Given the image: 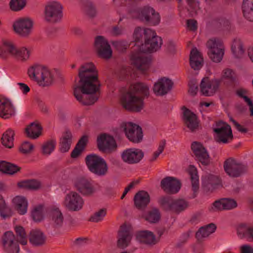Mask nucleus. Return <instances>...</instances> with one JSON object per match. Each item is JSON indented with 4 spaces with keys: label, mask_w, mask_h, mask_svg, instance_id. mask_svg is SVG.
<instances>
[{
    "label": "nucleus",
    "mask_w": 253,
    "mask_h": 253,
    "mask_svg": "<svg viewBox=\"0 0 253 253\" xmlns=\"http://www.w3.org/2000/svg\"><path fill=\"white\" fill-rule=\"evenodd\" d=\"M78 78L74 88L75 98L84 105H92L98 99L100 86L94 65L92 62L82 64L78 69Z\"/></svg>",
    "instance_id": "1"
},
{
    "label": "nucleus",
    "mask_w": 253,
    "mask_h": 253,
    "mask_svg": "<svg viewBox=\"0 0 253 253\" xmlns=\"http://www.w3.org/2000/svg\"><path fill=\"white\" fill-rule=\"evenodd\" d=\"M150 95L149 87L145 84L138 82L130 85L121 97L123 107L126 110L139 112L144 108V99Z\"/></svg>",
    "instance_id": "2"
},
{
    "label": "nucleus",
    "mask_w": 253,
    "mask_h": 253,
    "mask_svg": "<svg viewBox=\"0 0 253 253\" xmlns=\"http://www.w3.org/2000/svg\"><path fill=\"white\" fill-rule=\"evenodd\" d=\"M9 98H0V116L4 119L14 115L16 110L20 111L22 102L18 91L14 88L8 90Z\"/></svg>",
    "instance_id": "3"
},
{
    "label": "nucleus",
    "mask_w": 253,
    "mask_h": 253,
    "mask_svg": "<svg viewBox=\"0 0 253 253\" xmlns=\"http://www.w3.org/2000/svg\"><path fill=\"white\" fill-rule=\"evenodd\" d=\"M28 74L31 79L36 81L42 87L51 85L54 81L53 73L47 68L40 65L31 67L28 70Z\"/></svg>",
    "instance_id": "4"
},
{
    "label": "nucleus",
    "mask_w": 253,
    "mask_h": 253,
    "mask_svg": "<svg viewBox=\"0 0 253 253\" xmlns=\"http://www.w3.org/2000/svg\"><path fill=\"white\" fill-rule=\"evenodd\" d=\"M85 161L88 169L92 173L102 176L108 172V165L102 157L95 154H90L86 156Z\"/></svg>",
    "instance_id": "5"
},
{
    "label": "nucleus",
    "mask_w": 253,
    "mask_h": 253,
    "mask_svg": "<svg viewBox=\"0 0 253 253\" xmlns=\"http://www.w3.org/2000/svg\"><path fill=\"white\" fill-rule=\"evenodd\" d=\"M63 6L59 2H48L45 6L44 20L48 23L55 24L61 21L63 17Z\"/></svg>",
    "instance_id": "6"
},
{
    "label": "nucleus",
    "mask_w": 253,
    "mask_h": 253,
    "mask_svg": "<svg viewBox=\"0 0 253 253\" xmlns=\"http://www.w3.org/2000/svg\"><path fill=\"white\" fill-rule=\"evenodd\" d=\"M208 54L211 59L214 62H220L224 55V47L222 41L216 38L210 39L207 42Z\"/></svg>",
    "instance_id": "7"
},
{
    "label": "nucleus",
    "mask_w": 253,
    "mask_h": 253,
    "mask_svg": "<svg viewBox=\"0 0 253 253\" xmlns=\"http://www.w3.org/2000/svg\"><path fill=\"white\" fill-rule=\"evenodd\" d=\"M162 43V39L157 36L154 31H147L146 39L144 43L140 45V50L144 53L156 52L160 48Z\"/></svg>",
    "instance_id": "8"
},
{
    "label": "nucleus",
    "mask_w": 253,
    "mask_h": 253,
    "mask_svg": "<svg viewBox=\"0 0 253 253\" xmlns=\"http://www.w3.org/2000/svg\"><path fill=\"white\" fill-rule=\"evenodd\" d=\"M137 13V18L150 26L157 25L160 22L159 13L150 6H146L141 8L138 10Z\"/></svg>",
    "instance_id": "9"
},
{
    "label": "nucleus",
    "mask_w": 253,
    "mask_h": 253,
    "mask_svg": "<svg viewBox=\"0 0 253 253\" xmlns=\"http://www.w3.org/2000/svg\"><path fill=\"white\" fill-rule=\"evenodd\" d=\"M121 127L128 139L132 143H139L142 141L143 134L142 128L131 122L123 123Z\"/></svg>",
    "instance_id": "10"
},
{
    "label": "nucleus",
    "mask_w": 253,
    "mask_h": 253,
    "mask_svg": "<svg viewBox=\"0 0 253 253\" xmlns=\"http://www.w3.org/2000/svg\"><path fill=\"white\" fill-rule=\"evenodd\" d=\"M93 47L97 55L102 58L108 59L112 56V50L108 41L102 36L94 38Z\"/></svg>",
    "instance_id": "11"
},
{
    "label": "nucleus",
    "mask_w": 253,
    "mask_h": 253,
    "mask_svg": "<svg viewBox=\"0 0 253 253\" xmlns=\"http://www.w3.org/2000/svg\"><path fill=\"white\" fill-rule=\"evenodd\" d=\"M223 167L226 173L232 177H240L248 171L246 165L237 163L231 158L227 159L224 162Z\"/></svg>",
    "instance_id": "12"
},
{
    "label": "nucleus",
    "mask_w": 253,
    "mask_h": 253,
    "mask_svg": "<svg viewBox=\"0 0 253 253\" xmlns=\"http://www.w3.org/2000/svg\"><path fill=\"white\" fill-rule=\"evenodd\" d=\"M216 134V141L218 143H227L233 139L231 126L222 121L216 123V127L213 128Z\"/></svg>",
    "instance_id": "13"
},
{
    "label": "nucleus",
    "mask_w": 253,
    "mask_h": 253,
    "mask_svg": "<svg viewBox=\"0 0 253 253\" xmlns=\"http://www.w3.org/2000/svg\"><path fill=\"white\" fill-rule=\"evenodd\" d=\"M221 82L220 79L210 80L209 77H204L200 85L201 92L205 96L213 95L217 91Z\"/></svg>",
    "instance_id": "14"
},
{
    "label": "nucleus",
    "mask_w": 253,
    "mask_h": 253,
    "mask_svg": "<svg viewBox=\"0 0 253 253\" xmlns=\"http://www.w3.org/2000/svg\"><path fill=\"white\" fill-rule=\"evenodd\" d=\"M84 201L82 197L76 192L71 191L65 197L64 204L71 211H79L83 208Z\"/></svg>",
    "instance_id": "15"
},
{
    "label": "nucleus",
    "mask_w": 253,
    "mask_h": 253,
    "mask_svg": "<svg viewBox=\"0 0 253 253\" xmlns=\"http://www.w3.org/2000/svg\"><path fill=\"white\" fill-rule=\"evenodd\" d=\"M18 243L11 231L5 232L2 236L3 250L6 253H18L20 250Z\"/></svg>",
    "instance_id": "16"
},
{
    "label": "nucleus",
    "mask_w": 253,
    "mask_h": 253,
    "mask_svg": "<svg viewBox=\"0 0 253 253\" xmlns=\"http://www.w3.org/2000/svg\"><path fill=\"white\" fill-rule=\"evenodd\" d=\"M132 238L130 227L126 224L122 225L118 232L117 246L118 248L125 249L128 247Z\"/></svg>",
    "instance_id": "17"
},
{
    "label": "nucleus",
    "mask_w": 253,
    "mask_h": 253,
    "mask_svg": "<svg viewBox=\"0 0 253 253\" xmlns=\"http://www.w3.org/2000/svg\"><path fill=\"white\" fill-rule=\"evenodd\" d=\"M183 110L182 120L184 125L192 132L198 130L199 122L197 115L185 106L182 107Z\"/></svg>",
    "instance_id": "18"
},
{
    "label": "nucleus",
    "mask_w": 253,
    "mask_h": 253,
    "mask_svg": "<svg viewBox=\"0 0 253 253\" xmlns=\"http://www.w3.org/2000/svg\"><path fill=\"white\" fill-rule=\"evenodd\" d=\"M144 156V153L142 150L134 148L125 150L121 154L123 161L125 163L130 165L139 163Z\"/></svg>",
    "instance_id": "19"
},
{
    "label": "nucleus",
    "mask_w": 253,
    "mask_h": 253,
    "mask_svg": "<svg viewBox=\"0 0 253 253\" xmlns=\"http://www.w3.org/2000/svg\"><path fill=\"white\" fill-rule=\"evenodd\" d=\"M160 186L165 193L169 194H175L180 190L181 183L175 177L167 176L161 180Z\"/></svg>",
    "instance_id": "20"
},
{
    "label": "nucleus",
    "mask_w": 253,
    "mask_h": 253,
    "mask_svg": "<svg viewBox=\"0 0 253 253\" xmlns=\"http://www.w3.org/2000/svg\"><path fill=\"white\" fill-rule=\"evenodd\" d=\"M132 64L142 74H146L150 68L151 58L143 54H132L131 56Z\"/></svg>",
    "instance_id": "21"
},
{
    "label": "nucleus",
    "mask_w": 253,
    "mask_h": 253,
    "mask_svg": "<svg viewBox=\"0 0 253 253\" xmlns=\"http://www.w3.org/2000/svg\"><path fill=\"white\" fill-rule=\"evenodd\" d=\"M74 185L77 190L84 196H91L96 191L93 184L84 177L77 179L75 182Z\"/></svg>",
    "instance_id": "22"
},
{
    "label": "nucleus",
    "mask_w": 253,
    "mask_h": 253,
    "mask_svg": "<svg viewBox=\"0 0 253 253\" xmlns=\"http://www.w3.org/2000/svg\"><path fill=\"white\" fill-rule=\"evenodd\" d=\"M14 31L23 37H28L31 33L33 22L29 19H20L13 24Z\"/></svg>",
    "instance_id": "23"
},
{
    "label": "nucleus",
    "mask_w": 253,
    "mask_h": 253,
    "mask_svg": "<svg viewBox=\"0 0 253 253\" xmlns=\"http://www.w3.org/2000/svg\"><path fill=\"white\" fill-rule=\"evenodd\" d=\"M98 149L101 151L112 150L117 148V144L114 137L106 133L99 135L97 138Z\"/></svg>",
    "instance_id": "24"
},
{
    "label": "nucleus",
    "mask_w": 253,
    "mask_h": 253,
    "mask_svg": "<svg viewBox=\"0 0 253 253\" xmlns=\"http://www.w3.org/2000/svg\"><path fill=\"white\" fill-rule=\"evenodd\" d=\"M173 82L169 79L163 78L158 80L153 86L154 93L157 96H163L171 90Z\"/></svg>",
    "instance_id": "25"
},
{
    "label": "nucleus",
    "mask_w": 253,
    "mask_h": 253,
    "mask_svg": "<svg viewBox=\"0 0 253 253\" xmlns=\"http://www.w3.org/2000/svg\"><path fill=\"white\" fill-rule=\"evenodd\" d=\"M136 238L140 243L148 246L154 245L159 242L154 233L148 230L138 231L136 235Z\"/></svg>",
    "instance_id": "26"
},
{
    "label": "nucleus",
    "mask_w": 253,
    "mask_h": 253,
    "mask_svg": "<svg viewBox=\"0 0 253 253\" xmlns=\"http://www.w3.org/2000/svg\"><path fill=\"white\" fill-rule=\"evenodd\" d=\"M134 204L139 210L145 209L150 202V196L145 191H139L134 197Z\"/></svg>",
    "instance_id": "27"
},
{
    "label": "nucleus",
    "mask_w": 253,
    "mask_h": 253,
    "mask_svg": "<svg viewBox=\"0 0 253 253\" xmlns=\"http://www.w3.org/2000/svg\"><path fill=\"white\" fill-rule=\"evenodd\" d=\"M220 184V180L217 176L212 174L205 175L202 180V186L206 192H212Z\"/></svg>",
    "instance_id": "28"
},
{
    "label": "nucleus",
    "mask_w": 253,
    "mask_h": 253,
    "mask_svg": "<svg viewBox=\"0 0 253 253\" xmlns=\"http://www.w3.org/2000/svg\"><path fill=\"white\" fill-rule=\"evenodd\" d=\"M46 239V236L43 233L38 229L32 230L29 234V242L36 247L42 246L44 245Z\"/></svg>",
    "instance_id": "29"
},
{
    "label": "nucleus",
    "mask_w": 253,
    "mask_h": 253,
    "mask_svg": "<svg viewBox=\"0 0 253 253\" xmlns=\"http://www.w3.org/2000/svg\"><path fill=\"white\" fill-rule=\"evenodd\" d=\"M73 135L69 129H66L60 138L59 151L61 153L68 152L72 143Z\"/></svg>",
    "instance_id": "30"
},
{
    "label": "nucleus",
    "mask_w": 253,
    "mask_h": 253,
    "mask_svg": "<svg viewBox=\"0 0 253 253\" xmlns=\"http://www.w3.org/2000/svg\"><path fill=\"white\" fill-rule=\"evenodd\" d=\"M190 65L195 70H199L203 66V59L197 48H193L190 55Z\"/></svg>",
    "instance_id": "31"
},
{
    "label": "nucleus",
    "mask_w": 253,
    "mask_h": 253,
    "mask_svg": "<svg viewBox=\"0 0 253 253\" xmlns=\"http://www.w3.org/2000/svg\"><path fill=\"white\" fill-rule=\"evenodd\" d=\"M16 49L12 42L3 40L2 46L0 47V57L5 59L8 54L13 56L16 53Z\"/></svg>",
    "instance_id": "32"
},
{
    "label": "nucleus",
    "mask_w": 253,
    "mask_h": 253,
    "mask_svg": "<svg viewBox=\"0 0 253 253\" xmlns=\"http://www.w3.org/2000/svg\"><path fill=\"white\" fill-rule=\"evenodd\" d=\"M49 216L52 225L54 228H58L62 226L64 216L58 208L52 210L50 211Z\"/></svg>",
    "instance_id": "33"
},
{
    "label": "nucleus",
    "mask_w": 253,
    "mask_h": 253,
    "mask_svg": "<svg viewBox=\"0 0 253 253\" xmlns=\"http://www.w3.org/2000/svg\"><path fill=\"white\" fill-rule=\"evenodd\" d=\"M216 227L213 223H210L205 226L201 227L196 233V238L199 242L202 241L204 238L208 237L213 233Z\"/></svg>",
    "instance_id": "34"
},
{
    "label": "nucleus",
    "mask_w": 253,
    "mask_h": 253,
    "mask_svg": "<svg viewBox=\"0 0 253 253\" xmlns=\"http://www.w3.org/2000/svg\"><path fill=\"white\" fill-rule=\"evenodd\" d=\"M13 202L16 210L20 214L23 215L27 212L28 203L24 197L16 196L13 199Z\"/></svg>",
    "instance_id": "35"
},
{
    "label": "nucleus",
    "mask_w": 253,
    "mask_h": 253,
    "mask_svg": "<svg viewBox=\"0 0 253 253\" xmlns=\"http://www.w3.org/2000/svg\"><path fill=\"white\" fill-rule=\"evenodd\" d=\"M21 168L18 166L4 161L0 162V171L3 173L13 175L19 171Z\"/></svg>",
    "instance_id": "36"
},
{
    "label": "nucleus",
    "mask_w": 253,
    "mask_h": 253,
    "mask_svg": "<svg viewBox=\"0 0 253 253\" xmlns=\"http://www.w3.org/2000/svg\"><path fill=\"white\" fill-rule=\"evenodd\" d=\"M189 174L192 183V190L194 192V196H196V193L198 192L199 188V181L198 171L196 168L193 166H190L188 170Z\"/></svg>",
    "instance_id": "37"
},
{
    "label": "nucleus",
    "mask_w": 253,
    "mask_h": 253,
    "mask_svg": "<svg viewBox=\"0 0 253 253\" xmlns=\"http://www.w3.org/2000/svg\"><path fill=\"white\" fill-rule=\"evenodd\" d=\"M42 127L38 124L32 123L25 128V133L28 137L33 139H36L42 133Z\"/></svg>",
    "instance_id": "38"
},
{
    "label": "nucleus",
    "mask_w": 253,
    "mask_h": 253,
    "mask_svg": "<svg viewBox=\"0 0 253 253\" xmlns=\"http://www.w3.org/2000/svg\"><path fill=\"white\" fill-rule=\"evenodd\" d=\"M189 206V203L183 199H173L170 211L179 214Z\"/></svg>",
    "instance_id": "39"
},
{
    "label": "nucleus",
    "mask_w": 253,
    "mask_h": 253,
    "mask_svg": "<svg viewBox=\"0 0 253 253\" xmlns=\"http://www.w3.org/2000/svg\"><path fill=\"white\" fill-rule=\"evenodd\" d=\"M242 11L244 17L253 22V0H243Z\"/></svg>",
    "instance_id": "40"
},
{
    "label": "nucleus",
    "mask_w": 253,
    "mask_h": 253,
    "mask_svg": "<svg viewBox=\"0 0 253 253\" xmlns=\"http://www.w3.org/2000/svg\"><path fill=\"white\" fill-rule=\"evenodd\" d=\"M15 132L13 130L8 128L2 134L1 138L2 144L6 148H12L13 147V140Z\"/></svg>",
    "instance_id": "41"
},
{
    "label": "nucleus",
    "mask_w": 253,
    "mask_h": 253,
    "mask_svg": "<svg viewBox=\"0 0 253 253\" xmlns=\"http://www.w3.org/2000/svg\"><path fill=\"white\" fill-rule=\"evenodd\" d=\"M17 186L19 188L37 190L41 187V183L37 179H31L20 181L17 183Z\"/></svg>",
    "instance_id": "42"
},
{
    "label": "nucleus",
    "mask_w": 253,
    "mask_h": 253,
    "mask_svg": "<svg viewBox=\"0 0 253 253\" xmlns=\"http://www.w3.org/2000/svg\"><path fill=\"white\" fill-rule=\"evenodd\" d=\"M231 50L236 58H240L245 52V49L241 40L239 39H235L233 41L231 45Z\"/></svg>",
    "instance_id": "43"
},
{
    "label": "nucleus",
    "mask_w": 253,
    "mask_h": 253,
    "mask_svg": "<svg viewBox=\"0 0 253 253\" xmlns=\"http://www.w3.org/2000/svg\"><path fill=\"white\" fill-rule=\"evenodd\" d=\"M151 30V29L149 28L143 29L139 27L136 28L133 33V38L135 42L137 43L140 42V45H141L142 43H144L146 39L147 31Z\"/></svg>",
    "instance_id": "44"
},
{
    "label": "nucleus",
    "mask_w": 253,
    "mask_h": 253,
    "mask_svg": "<svg viewBox=\"0 0 253 253\" xmlns=\"http://www.w3.org/2000/svg\"><path fill=\"white\" fill-rule=\"evenodd\" d=\"M161 218V213L159 210L156 208H153L149 211L145 217V219L151 223H156L159 221Z\"/></svg>",
    "instance_id": "45"
},
{
    "label": "nucleus",
    "mask_w": 253,
    "mask_h": 253,
    "mask_svg": "<svg viewBox=\"0 0 253 253\" xmlns=\"http://www.w3.org/2000/svg\"><path fill=\"white\" fill-rule=\"evenodd\" d=\"M173 199L169 196H162L158 200L160 207L167 211H170L172 207Z\"/></svg>",
    "instance_id": "46"
},
{
    "label": "nucleus",
    "mask_w": 253,
    "mask_h": 253,
    "mask_svg": "<svg viewBox=\"0 0 253 253\" xmlns=\"http://www.w3.org/2000/svg\"><path fill=\"white\" fill-rule=\"evenodd\" d=\"M56 141L49 139L44 142L42 146V153L43 155H49L55 149Z\"/></svg>",
    "instance_id": "47"
},
{
    "label": "nucleus",
    "mask_w": 253,
    "mask_h": 253,
    "mask_svg": "<svg viewBox=\"0 0 253 253\" xmlns=\"http://www.w3.org/2000/svg\"><path fill=\"white\" fill-rule=\"evenodd\" d=\"M15 230L16 236V241L22 245H26L27 244V235L25 229L22 226H16Z\"/></svg>",
    "instance_id": "48"
},
{
    "label": "nucleus",
    "mask_w": 253,
    "mask_h": 253,
    "mask_svg": "<svg viewBox=\"0 0 253 253\" xmlns=\"http://www.w3.org/2000/svg\"><path fill=\"white\" fill-rule=\"evenodd\" d=\"M195 156V159L204 166H209L211 163V158L207 150L199 153Z\"/></svg>",
    "instance_id": "49"
},
{
    "label": "nucleus",
    "mask_w": 253,
    "mask_h": 253,
    "mask_svg": "<svg viewBox=\"0 0 253 253\" xmlns=\"http://www.w3.org/2000/svg\"><path fill=\"white\" fill-rule=\"evenodd\" d=\"M15 52L13 57L21 61L27 60L29 58L30 54V50L25 47L16 49Z\"/></svg>",
    "instance_id": "50"
},
{
    "label": "nucleus",
    "mask_w": 253,
    "mask_h": 253,
    "mask_svg": "<svg viewBox=\"0 0 253 253\" xmlns=\"http://www.w3.org/2000/svg\"><path fill=\"white\" fill-rule=\"evenodd\" d=\"M31 216L35 222H40L43 220V207L42 205L35 207L31 212Z\"/></svg>",
    "instance_id": "51"
},
{
    "label": "nucleus",
    "mask_w": 253,
    "mask_h": 253,
    "mask_svg": "<svg viewBox=\"0 0 253 253\" xmlns=\"http://www.w3.org/2000/svg\"><path fill=\"white\" fill-rule=\"evenodd\" d=\"M238 232L249 241L253 242V228L241 227L238 229Z\"/></svg>",
    "instance_id": "52"
},
{
    "label": "nucleus",
    "mask_w": 253,
    "mask_h": 253,
    "mask_svg": "<svg viewBox=\"0 0 253 253\" xmlns=\"http://www.w3.org/2000/svg\"><path fill=\"white\" fill-rule=\"evenodd\" d=\"M26 0H11L9 2L10 9L17 11L23 9L26 5Z\"/></svg>",
    "instance_id": "53"
},
{
    "label": "nucleus",
    "mask_w": 253,
    "mask_h": 253,
    "mask_svg": "<svg viewBox=\"0 0 253 253\" xmlns=\"http://www.w3.org/2000/svg\"><path fill=\"white\" fill-rule=\"evenodd\" d=\"M106 209H101L92 214L89 218V221L93 222H98L103 220L106 214Z\"/></svg>",
    "instance_id": "54"
},
{
    "label": "nucleus",
    "mask_w": 253,
    "mask_h": 253,
    "mask_svg": "<svg viewBox=\"0 0 253 253\" xmlns=\"http://www.w3.org/2000/svg\"><path fill=\"white\" fill-rule=\"evenodd\" d=\"M0 212L1 216L3 217V218H5L11 216V210L6 206L3 199H1L0 200Z\"/></svg>",
    "instance_id": "55"
},
{
    "label": "nucleus",
    "mask_w": 253,
    "mask_h": 253,
    "mask_svg": "<svg viewBox=\"0 0 253 253\" xmlns=\"http://www.w3.org/2000/svg\"><path fill=\"white\" fill-rule=\"evenodd\" d=\"M191 149L194 156L207 150L203 144L198 141L193 142L191 145Z\"/></svg>",
    "instance_id": "56"
},
{
    "label": "nucleus",
    "mask_w": 253,
    "mask_h": 253,
    "mask_svg": "<svg viewBox=\"0 0 253 253\" xmlns=\"http://www.w3.org/2000/svg\"><path fill=\"white\" fill-rule=\"evenodd\" d=\"M112 44L116 50L121 52L125 51L129 46L126 41H115L113 42Z\"/></svg>",
    "instance_id": "57"
},
{
    "label": "nucleus",
    "mask_w": 253,
    "mask_h": 253,
    "mask_svg": "<svg viewBox=\"0 0 253 253\" xmlns=\"http://www.w3.org/2000/svg\"><path fill=\"white\" fill-rule=\"evenodd\" d=\"M222 204L224 210H232L237 207L236 201L233 199L223 198V203Z\"/></svg>",
    "instance_id": "58"
},
{
    "label": "nucleus",
    "mask_w": 253,
    "mask_h": 253,
    "mask_svg": "<svg viewBox=\"0 0 253 253\" xmlns=\"http://www.w3.org/2000/svg\"><path fill=\"white\" fill-rule=\"evenodd\" d=\"M166 144V141L165 139L162 140L160 142L158 150L153 153L152 157L150 159V162H154L157 159L159 156L163 152Z\"/></svg>",
    "instance_id": "59"
},
{
    "label": "nucleus",
    "mask_w": 253,
    "mask_h": 253,
    "mask_svg": "<svg viewBox=\"0 0 253 253\" xmlns=\"http://www.w3.org/2000/svg\"><path fill=\"white\" fill-rule=\"evenodd\" d=\"M34 149V145L28 141L24 142L19 148V151L24 154L30 153Z\"/></svg>",
    "instance_id": "60"
},
{
    "label": "nucleus",
    "mask_w": 253,
    "mask_h": 253,
    "mask_svg": "<svg viewBox=\"0 0 253 253\" xmlns=\"http://www.w3.org/2000/svg\"><path fill=\"white\" fill-rule=\"evenodd\" d=\"M189 86V93L192 96H195L196 95L198 90V86L197 84V81L195 79L191 80L188 84Z\"/></svg>",
    "instance_id": "61"
},
{
    "label": "nucleus",
    "mask_w": 253,
    "mask_h": 253,
    "mask_svg": "<svg viewBox=\"0 0 253 253\" xmlns=\"http://www.w3.org/2000/svg\"><path fill=\"white\" fill-rule=\"evenodd\" d=\"M85 14L90 18L96 16V11L95 7L91 3H87L84 8Z\"/></svg>",
    "instance_id": "62"
},
{
    "label": "nucleus",
    "mask_w": 253,
    "mask_h": 253,
    "mask_svg": "<svg viewBox=\"0 0 253 253\" xmlns=\"http://www.w3.org/2000/svg\"><path fill=\"white\" fill-rule=\"evenodd\" d=\"M88 142V136L86 135H84L79 140L76 146L84 150Z\"/></svg>",
    "instance_id": "63"
},
{
    "label": "nucleus",
    "mask_w": 253,
    "mask_h": 253,
    "mask_svg": "<svg viewBox=\"0 0 253 253\" xmlns=\"http://www.w3.org/2000/svg\"><path fill=\"white\" fill-rule=\"evenodd\" d=\"M131 69L129 67H123L120 70L119 75L120 78L121 79H124L127 76H129L130 74Z\"/></svg>",
    "instance_id": "64"
}]
</instances>
